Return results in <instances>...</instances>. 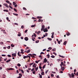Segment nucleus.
I'll list each match as a JSON object with an SVG mask.
<instances>
[{"label":"nucleus","mask_w":78,"mask_h":78,"mask_svg":"<svg viewBox=\"0 0 78 78\" xmlns=\"http://www.w3.org/2000/svg\"><path fill=\"white\" fill-rule=\"evenodd\" d=\"M43 54L44 55V54H45V53H44V52H42L41 53H40V55H42Z\"/></svg>","instance_id":"nucleus-46"},{"label":"nucleus","mask_w":78,"mask_h":78,"mask_svg":"<svg viewBox=\"0 0 78 78\" xmlns=\"http://www.w3.org/2000/svg\"><path fill=\"white\" fill-rule=\"evenodd\" d=\"M37 19H42V17L41 16H37Z\"/></svg>","instance_id":"nucleus-27"},{"label":"nucleus","mask_w":78,"mask_h":78,"mask_svg":"<svg viewBox=\"0 0 78 78\" xmlns=\"http://www.w3.org/2000/svg\"><path fill=\"white\" fill-rule=\"evenodd\" d=\"M18 36H21V33L20 32L18 33Z\"/></svg>","instance_id":"nucleus-13"},{"label":"nucleus","mask_w":78,"mask_h":78,"mask_svg":"<svg viewBox=\"0 0 78 78\" xmlns=\"http://www.w3.org/2000/svg\"><path fill=\"white\" fill-rule=\"evenodd\" d=\"M60 66L61 67V70H62V71L64 70V67H62V66H61V64H60Z\"/></svg>","instance_id":"nucleus-3"},{"label":"nucleus","mask_w":78,"mask_h":78,"mask_svg":"<svg viewBox=\"0 0 78 78\" xmlns=\"http://www.w3.org/2000/svg\"><path fill=\"white\" fill-rule=\"evenodd\" d=\"M21 72L22 73H24V71H23V70H22V69L21 70Z\"/></svg>","instance_id":"nucleus-41"},{"label":"nucleus","mask_w":78,"mask_h":78,"mask_svg":"<svg viewBox=\"0 0 78 78\" xmlns=\"http://www.w3.org/2000/svg\"><path fill=\"white\" fill-rule=\"evenodd\" d=\"M3 5L4 6H5L7 8H9V6H8V5L6 3H4L3 4Z\"/></svg>","instance_id":"nucleus-6"},{"label":"nucleus","mask_w":78,"mask_h":78,"mask_svg":"<svg viewBox=\"0 0 78 78\" xmlns=\"http://www.w3.org/2000/svg\"><path fill=\"white\" fill-rule=\"evenodd\" d=\"M47 56H48V59L50 57V55L49 54H48Z\"/></svg>","instance_id":"nucleus-33"},{"label":"nucleus","mask_w":78,"mask_h":78,"mask_svg":"<svg viewBox=\"0 0 78 78\" xmlns=\"http://www.w3.org/2000/svg\"><path fill=\"white\" fill-rule=\"evenodd\" d=\"M29 58V60L30 59L31 57H30V56L27 55V56H24L23 57V59H26V58Z\"/></svg>","instance_id":"nucleus-1"},{"label":"nucleus","mask_w":78,"mask_h":78,"mask_svg":"<svg viewBox=\"0 0 78 78\" xmlns=\"http://www.w3.org/2000/svg\"><path fill=\"white\" fill-rule=\"evenodd\" d=\"M39 77L40 78H42V75H40L39 76Z\"/></svg>","instance_id":"nucleus-59"},{"label":"nucleus","mask_w":78,"mask_h":78,"mask_svg":"<svg viewBox=\"0 0 78 78\" xmlns=\"http://www.w3.org/2000/svg\"><path fill=\"white\" fill-rule=\"evenodd\" d=\"M43 30L44 32H47V31H48V29H47V28H45Z\"/></svg>","instance_id":"nucleus-5"},{"label":"nucleus","mask_w":78,"mask_h":78,"mask_svg":"<svg viewBox=\"0 0 78 78\" xmlns=\"http://www.w3.org/2000/svg\"><path fill=\"white\" fill-rule=\"evenodd\" d=\"M44 28H45V26H44V25H43L41 27V31H43V30L44 29Z\"/></svg>","instance_id":"nucleus-2"},{"label":"nucleus","mask_w":78,"mask_h":78,"mask_svg":"<svg viewBox=\"0 0 78 78\" xmlns=\"http://www.w3.org/2000/svg\"><path fill=\"white\" fill-rule=\"evenodd\" d=\"M11 46L12 47H14V45L12 44L11 45Z\"/></svg>","instance_id":"nucleus-28"},{"label":"nucleus","mask_w":78,"mask_h":78,"mask_svg":"<svg viewBox=\"0 0 78 78\" xmlns=\"http://www.w3.org/2000/svg\"><path fill=\"white\" fill-rule=\"evenodd\" d=\"M34 64V62H33L32 63H30V66H31L33 65V64Z\"/></svg>","instance_id":"nucleus-45"},{"label":"nucleus","mask_w":78,"mask_h":78,"mask_svg":"<svg viewBox=\"0 0 78 78\" xmlns=\"http://www.w3.org/2000/svg\"><path fill=\"white\" fill-rule=\"evenodd\" d=\"M36 64L35 63L33 65V67H34V68H36Z\"/></svg>","instance_id":"nucleus-8"},{"label":"nucleus","mask_w":78,"mask_h":78,"mask_svg":"<svg viewBox=\"0 0 78 78\" xmlns=\"http://www.w3.org/2000/svg\"><path fill=\"white\" fill-rule=\"evenodd\" d=\"M7 56H8L9 58H11V55H7Z\"/></svg>","instance_id":"nucleus-39"},{"label":"nucleus","mask_w":78,"mask_h":78,"mask_svg":"<svg viewBox=\"0 0 78 78\" xmlns=\"http://www.w3.org/2000/svg\"><path fill=\"white\" fill-rule=\"evenodd\" d=\"M32 19L34 20H36V18L35 17H32Z\"/></svg>","instance_id":"nucleus-38"},{"label":"nucleus","mask_w":78,"mask_h":78,"mask_svg":"<svg viewBox=\"0 0 78 78\" xmlns=\"http://www.w3.org/2000/svg\"><path fill=\"white\" fill-rule=\"evenodd\" d=\"M37 33V34H39L41 33V31H38Z\"/></svg>","instance_id":"nucleus-52"},{"label":"nucleus","mask_w":78,"mask_h":78,"mask_svg":"<svg viewBox=\"0 0 78 78\" xmlns=\"http://www.w3.org/2000/svg\"><path fill=\"white\" fill-rule=\"evenodd\" d=\"M73 78L75 76V75H74V74H73V73H72L71 74Z\"/></svg>","instance_id":"nucleus-14"},{"label":"nucleus","mask_w":78,"mask_h":78,"mask_svg":"<svg viewBox=\"0 0 78 78\" xmlns=\"http://www.w3.org/2000/svg\"><path fill=\"white\" fill-rule=\"evenodd\" d=\"M13 15H14V16H18V14L13 13Z\"/></svg>","instance_id":"nucleus-25"},{"label":"nucleus","mask_w":78,"mask_h":78,"mask_svg":"<svg viewBox=\"0 0 78 78\" xmlns=\"http://www.w3.org/2000/svg\"><path fill=\"white\" fill-rule=\"evenodd\" d=\"M32 55H33V56H36V55L34 54H32Z\"/></svg>","instance_id":"nucleus-60"},{"label":"nucleus","mask_w":78,"mask_h":78,"mask_svg":"<svg viewBox=\"0 0 78 78\" xmlns=\"http://www.w3.org/2000/svg\"><path fill=\"white\" fill-rule=\"evenodd\" d=\"M9 6L10 8H11V9H13V8H12L11 5H9Z\"/></svg>","instance_id":"nucleus-36"},{"label":"nucleus","mask_w":78,"mask_h":78,"mask_svg":"<svg viewBox=\"0 0 78 78\" xmlns=\"http://www.w3.org/2000/svg\"><path fill=\"white\" fill-rule=\"evenodd\" d=\"M4 12H8V10L7 9H4V10H3Z\"/></svg>","instance_id":"nucleus-19"},{"label":"nucleus","mask_w":78,"mask_h":78,"mask_svg":"<svg viewBox=\"0 0 78 78\" xmlns=\"http://www.w3.org/2000/svg\"><path fill=\"white\" fill-rule=\"evenodd\" d=\"M41 74L42 75H44V74H45V73H44V72H42L41 73Z\"/></svg>","instance_id":"nucleus-18"},{"label":"nucleus","mask_w":78,"mask_h":78,"mask_svg":"<svg viewBox=\"0 0 78 78\" xmlns=\"http://www.w3.org/2000/svg\"><path fill=\"white\" fill-rule=\"evenodd\" d=\"M18 56H20H20H22V55H20V51H19L18 52Z\"/></svg>","instance_id":"nucleus-11"},{"label":"nucleus","mask_w":78,"mask_h":78,"mask_svg":"<svg viewBox=\"0 0 78 78\" xmlns=\"http://www.w3.org/2000/svg\"><path fill=\"white\" fill-rule=\"evenodd\" d=\"M67 43V41H66L63 43V44L65 45H66V44Z\"/></svg>","instance_id":"nucleus-16"},{"label":"nucleus","mask_w":78,"mask_h":78,"mask_svg":"<svg viewBox=\"0 0 78 78\" xmlns=\"http://www.w3.org/2000/svg\"><path fill=\"white\" fill-rule=\"evenodd\" d=\"M21 28H22V29H23V28H24V27H23V26H22Z\"/></svg>","instance_id":"nucleus-49"},{"label":"nucleus","mask_w":78,"mask_h":78,"mask_svg":"<svg viewBox=\"0 0 78 78\" xmlns=\"http://www.w3.org/2000/svg\"><path fill=\"white\" fill-rule=\"evenodd\" d=\"M26 71L28 73H30V71L28 69H27Z\"/></svg>","instance_id":"nucleus-53"},{"label":"nucleus","mask_w":78,"mask_h":78,"mask_svg":"<svg viewBox=\"0 0 78 78\" xmlns=\"http://www.w3.org/2000/svg\"><path fill=\"white\" fill-rule=\"evenodd\" d=\"M66 34L67 35V36H69L70 35V33H69V32H67Z\"/></svg>","instance_id":"nucleus-12"},{"label":"nucleus","mask_w":78,"mask_h":78,"mask_svg":"<svg viewBox=\"0 0 78 78\" xmlns=\"http://www.w3.org/2000/svg\"><path fill=\"white\" fill-rule=\"evenodd\" d=\"M58 44H61V42H60V41H58Z\"/></svg>","instance_id":"nucleus-51"},{"label":"nucleus","mask_w":78,"mask_h":78,"mask_svg":"<svg viewBox=\"0 0 78 78\" xmlns=\"http://www.w3.org/2000/svg\"><path fill=\"white\" fill-rule=\"evenodd\" d=\"M33 74H35V73H36V71H34V72H32Z\"/></svg>","instance_id":"nucleus-44"},{"label":"nucleus","mask_w":78,"mask_h":78,"mask_svg":"<svg viewBox=\"0 0 78 78\" xmlns=\"http://www.w3.org/2000/svg\"><path fill=\"white\" fill-rule=\"evenodd\" d=\"M7 48L8 49H10V48H11V46H9L8 47H7Z\"/></svg>","instance_id":"nucleus-26"},{"label":"nucleus","mask_w":78,"mask_h":78,"mask_svg":"<svg viewBox=\"0 0 78 78\" xmlns=\"http://www.w3.org/2000/svg\"><path fill=\"white\" fill-rule=\"evenodd\" d=\"M1 31H3V32H4V31H5V30H1Z\"/></svg>","instance_id":"nucleus-55"},{"label":"nucleus","mask_w":78,"mask_h":78,"mask_svg":"<svg viewBox=\"0 0 78 78\" xmlns=\"http://www.w3.org/2000/svg\"><path fill=\"white\" fill-rule=\"evenodd\" d=\"M19 75L20 76H21V77H22V74L21 73H19Z\"/></svg>","instance_id":"nucleus-32"},{"label":"nucleus","mask_w":78,"mask_h":78,"mask_svg":"<svg viewBox=\"0 0 78 78\" xmlns=\"http://www.w3.org/2000/svg\"><path fill=\"white\" fill-rule=\"evenodd\" d=\"M60 73H63V71H61L60 72Z\"/></svg>","instance_id":"nucleus-62"},{"label":"nucleus","mask_w":78,"mask_h":78,"mask_svg":"<svg viewBox=\"0 0 78 78\" xmlns=\"http://www.w3.org/2000/svg\"><path fill=\"white\" fill-rule=\"evenodd\" d=\"M23 10H27V9H26V8H25V7H23Z\"/></svg>","instance_id":"nucleus-47"},{"label":"nucleus","mask_w":78,"mask_h":78,"mask_svg":"<svg viewBox=\"0 0 78 78\" xmlns=\"http://www.w3.org/2000/svg\"><path fill=\"white\" fill-rule=\"evenodd\" d=\"M13 9H14V11H15V12H17V9H16L13 8Z\"/></svg>","instance_id":"nucleus-30"},{"label":"nucleus","mask_w":78,"mask_h":78,"mask_svg":"<svg viewBox=\"0 0 78 78\" xmlns=\"http://www.w3.org/2000/svg\"><path fill=\"white\" fill-rule=\"evenodd\" d=\"M47 39H48L49 41H50L52 40V39L51 38H48Z\"/></svg>","instance_id":"nucleus-17"},{"label":"nucleus","mask_w":78,"mask_h":78,"mask_svg":"<svg viewBox=\"0 0 78 78\" xmlns=\"http://www.w3.org/2000/svg\"><path fill=\"white\" fill-rule=\"evenodd\" d=\"M10 61H11V60L9 59V60H8L7 61H6V62H9Z\"/></svg>","instance_id":"nucleus-24"},{"label":"nucleus","mask_w":78,"mask_h":78,"mask_svg":"<svg viewBox=\"0 0 78 78\" xmlns=\"http://www.w3.org/2000/svg\"><path fill=\"white\" fill-rule=\"evenodd\" d=\"M3 44H4V43L2 41L1 42H0L1 45H3Z\"/></svg>","instance_id":"nucleus-40"},{"label":"nucleus","mask_w":78,"mask_h":78,"mask_svg":"<svg viewBox=\"0 0 78 78\" xmlns=\"http://www.w3.org/2000/svg\"><path fill=\"white\" fill-rule=\"evenodd\" d=\"M38 67H37V68H36L35 69L36 71H37V70H38Z\"/></svg>","instance_id":"nucleus-34"},{"label":"nucleus","mask_w":78,"mask_h":78,"mask_svg":"<svg viewBox=\"0 0 78 78\" xmlns=\"http://www.w3.org/2000/svg\"><path fill=\"white\" fill-rule=\"evenodd\" d=\"M28 55H29V56H31V57H32V55H31V54H29Z\"/></svg>","instance_id":"nucleus-56"},{"label":"nucleus","mask_w":78,"mask_h":78,"mask_svg":"<svg viewBox=\"0 0 78 78\" xmlns=\"http://www.w3.org/2000/svg\"><path fill=\"white\" fill-rule=\"evenodd\" d=\"M7 69L9 70H14V69L12 68H7Z\"/></svg>","instance_id":"nucleus-7"},{"label":"nucleus","mask_w":78,"mask_h":78,"mask_svg":"<svg viewBox=\"0 0 78 78\" xmlns=\"http://www.w3.org/2000/svg\"><path fill=\"white\" fill-rule=\"evenodd\" d=\"M35 42L37 43H39V40L36 41Z\"/></svg>","instance_id":"nucleus-29"},{"label":"nucleus","mask_w":78,"mask_h":78,"mask_svg":"<svg viewBox=\"0 0 78 78\" xmlns=\"http://www.w3.org/2000/svg\"><path fill=\"white\" fill-rule=\"evenodd\" d=\"M34 68H33L32 69H31V71L32 72H33V71H34Z\"/></svg>","instance_id":"nucleus-48"},{"label":"nucleus","mask_w":78,"mask_h":78,"mask_svg":"<svg viewBox=\"0 0 78 78\" xmlns=\"http://www.w3.org/2000/svg\"><path fill=\"white\" fill-rule=\"evenodd\" d=\"M51 76L52 77H53V76H54V75L53 74H51Z\"/></svg>","instance_id":"nucleus-54"},{"label":"nucleus","mask_w":78,"mask_h":78,"mask_svg":"<svg viewBox=\"0 0 78 78\" xmlns=\"http://www.w3.org/2000/svg\"><path fill=\"white\" fill-rule=\"evenodd\" d=\"M30 50L29 49L27 51V53H30Z\"/></svg>","instance_id":"nucleus-22"},{"label":"nucleus","mask_w":78,"mask_h":78,"mask_svg":"<svg viewBox=\"0 0 78 78\" xmlns=\"http://www.w3.org/2000/svg\"><path fill=\"white\" fill-rule=\"evenodd\" d=\"M1 55L2 56H6V55Z\"/></svg>","instance_id":"nucleus-57"},{"label":"nucleus","mask_w":78,"mask_h":78,"mask_svg":"<svg viewBox=\"0 0 78 78\" xmlns=\"http://www.w3.org/2000/svg\"><path fill=\"white\" fill-rule=\"evenodd\" d=\"M68 75L69 76L70 78H72V75H71V74L70 73H68Z\"/></svg>","instance_id":"nucleus-20"},{"label":"nucleus","mask_w":78,"mask_h":78,"mask_svg":"<svg viewBox=\"0 0 78 78\" xmlns=\"http://www.w3.org/2000/svg\"><path fill=\"white\" fill-rule=\"evenodd\" d=\"M17 66L19 67H20V66H21V65L19 63H18L17 65Z\"/></svg>","instance_id":"nucleus-23"},{"label":"nucleus","mask_w":78,"mask_h":78,"mask_svg":"<svg viewBox=\"0 0 78 78\" xmlns=\"http://www.w3.org/2000/svg\"><path fill=\"white\" fill-rule=\"evenodd\" d=\"M51 38H53L54 37V35H52L51 36Z\"/></svg>","instance_id":"nucleus-58"},{"label":"nucleus","mask_w":78,"mask_h":78,"mask_svg":"<svg viewBox=\"0 0 78 78\" xmlns=\"http://www.w3.org/2000/svg\"><path fill=\"white\" fill-rule=\"evenodd\" d=\"M33 34H34V37H36L37 36L36 34H35V33H34Z\"/></svg>","instance_id":"nucleus-31"},{"label":"nucleus","mask_w":78,"mask_h":78,"mask_svg":"<svg viewBox=\"0 0 78 78\" xmlns=\"http://www.w3.org/2000/svg\"><path fill=\"white\" fill-rule=\"evenodd\" d=\"M45 65H44V66L42 68L44 69V68H45Z\"/></svg>","instance_id":"nucleus-64"},{"label":"nucleus","mask_w":78,"mask_h":78,"mask_svg":"<svg viewBox=\"0 0 78 78\" xmlns=\"http://www.w3.org/2000/svg\"><path fill=\"white\" fill-rule=\"evenodd\" d=\"M44 62L45 63L47 62V58H45L44 59Z\"/></svg>","instance_id":"nucleus-9"},{"label":"nucleus","mask_w":78,"mask_h":78,"mask_svg":"<svg viewBox=\"0 0 78 78\" xmlns=\"http://www.w3.org/2000/svg\"><path fill=\"white\" fill-rule=\"evenodd\" d=\"M51 57L52 58H55V56L54 55H52L51 56Z\"/></svg>","instance_id":"nucleus-42"},{"label":"nucleus","mask_w":78,"mask_h":78,"mask_svg":"<svg viewBox=\"0 0 78 78\" xmlns=\"http://www.w3.org/2000/svg\"><path fill=\"white\" fill-rule=\"evenodd\" d=\"M24 39L26 41H28V37H25L24 38Z\"/></svg>","instance_id":"nucleus-10"},{"label":"nucleus","mask_w":78,"mask_h":78,"mask_svg":"<svg viewBox=\"0 0 78 78\" xmlns=\"http://www.w3.org/2000/svg\"><path fill=\"white\" fill-rule=\"evenodd\" d=\"M6 3H10L8 1V0L6 1Z\"/></svg>","instance_id":"nucleus-43"},{"label":"nucleus","mask_w":78,"mask_h":78,"mask_svg":"<svg viewBox=\"0 0 78 78\" xmlns=\"http://www.w3.org/2000/svg\"><path fill=\"white\" fill-rule=\"evenodd\" d=\"M15 25H18V26L19 25H18V24H17V23H15Z\"/></svg>","instance_id":"nucleus-61"},{"label":"nucleus","mask_w":78,"mask_h":78,"mask_svg":"<svg viewBox=\"0 0 78 78\" xmlns=\"http://www.w3.org/2000/svg\"><path fill=\"white\" fill-rule=\"evenodd\" d=\"M61 64V66H62V65H64V63L62 62H61V64Z\"/></svg>","instance_id":"nucleus-37"},{"label":"nucleus","mask_w":78,"mask_h":78,"mask_svg":"<svg viewBox=\"0 0 78 78\" xmlns=\"http://www.w3.org/2000/svg\"><path fill=\"white\" fill-rule=\"evenodd\" d=\"M53 54H54V55H56V53H55V52H53Z\"/></svg>","instance_id":"nucleus-63"},{"label":"nucleus","mask_w":78,"mask_h":78,"mask_svg":"<svg viewBox=\"0 0 78 78\" xmlns=\"http://www.w3.org/2000/svg\"><path fill=\"white\" fill-rule=\"evenodd\" d=\"M59 56L60 57H61V58H65V57L63 56H61V55H59Z\"/></svg>","instance_id":"nucleus-15"},{"label":"nucleus","mask_w":78,"mask_h":78,"mask_svg":"<svg viewBox=\"0 0 78 78\" xmlns=\"http://www.w3.org/2000/svg\"><path fill=\"white\" fill-rule=\"evenodd\" d=\"M48 50H51L52 49V48L51 47H49L48 48Z\"/></svg>","instance_id":"nucleus-50"},{"label":"nucleus","mask_w":78,"mask_h":78,"mask_svg":"<svg viewBox=\"0 0 78 78\" xmlns=\"http://www.w3.org/2000/svg\"><path fill=\"white\" fill-rule=\"evenodd\" d=\"M12 57H16V53H13L12 54Z\"/></svg>","instance_id":"nucleus-4"},{"label":"nucleus","mask_w":78,"mask_h":78,"mask_svg":"<svg viewBox=\"0 0 78 78\" xmlns=\"http://www.w3.org/2000/svg\"><path fill=\"white\" fill-rule=\"evenodd\" d=\"M35 26H36V25H32L31 26V27H32V28H33V27H34Z\"/></svg>","instance_id":"nucleus-21"},{"label":"nucleus","mask_w":78,"mask_h":78,"mask_svg":"<svg viewBox=\"0 0 78 78\" xmlns=\"http://www.w3.org/2000/svg\"><path fill=\"white\" fill-rule=\"evenodd\" d=\"M16 4V3L15 2H13V5H15Z\"/></svg>","instance_id":"nucleus-35"}]
</instances>
